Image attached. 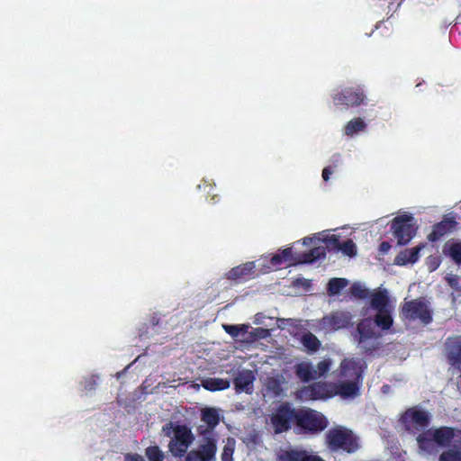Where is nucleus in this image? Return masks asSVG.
Returning <instances> with one entry per match:
<instances>
[{"label":"nucleus","mask_w":461,"mask_h":461,"mask_svg":"<svg viewBox=\"0 0 461 461\" xmlns=\"http://www.w3.org/2000/svg\"><path fill=\"white\" fill-rule=\"evenodd\" d=\"M456 225V221L453 218H445L441 221L433 225L432 231L428 235V240L430 242L439 240L446 234L452 231Z\"/></svg>","instance_id":"a211bd4d"},{"label":"nucleus","mask_w":461,"mask_h":461,"mask_svg":"<svg viewBox=\"0 0 461 461\" xmlns=\"http://www.w3.org/2000/svg\"><path fill=\"white\" fill-rule=\"evenodd\" d=\"M362 382L341 380L338 384H331L332 397L340 395L344 398L355 397L358 394Z\"/></svg>","instance_id":"dca6fc26"},{"label":"nucleus","mask_w":461,"mask_h":461,"mask_svg":"<svg viewBox=\"0 0 461 461\" xmlns=\"http://www.w3.org/2000/svg\"><path fill=\"white\" fill-rule=\"evenodd\" d=\"M325 243H326V246H324V247L326 248V250L329 249V250H332L334 252H338L340 250L341 242H340L339 237L336 235H331L330 237H329L325 240Z\"/></svg>","instance_id":"a19ab883"},{"label":"nucleus","mask_w":461,"mask_h":461,"mask_svg":"<svg viewBox=\"0 0 461 461\" xmlns=\"http://www.w3.org/2000/svg\"><path fill=\"white\" fill-rule=\"evenodd\" d=\"M271 264L273 266H279L281 265L282 263L285 262V260L283 259V258L281 257V255L279 253L277 254H275L272 258H271V260H270Z\"/></svg>","instance_id":"09e8293b"},{"label":"nucleus","mask_w":461,"mask_h":461,"mask_svg":"<svg viewBox=\"0 0 461 461\" xmlns=\"http://www.w3.org/2000/svg\"><path fill=\"white\" fill-rule=\"evenodd\" d=\"M447 285L455 291L461 293L460 278L456 275L448 274L445 277Z\"/></svg>","instance_id":"79ce46f5"},{"label":"nucleus","mask_w":461,"mask_h":461,"mask_svg":"<svg viewBox=\"0 0 461 461\" xmlns=\"http://www.w3.org/2000/svg\"><path fill=\"white\" fill-rule=\"evenodd\" d=\"M197 452L205 461H211L216 453V444L212 439H208L204 444L201 445Z\"/></svg>","instance_id":"7c9ffc66"},{"label":"nucleus","mask_w":461,"mask_h":461,"mask_svg":"<svg viewBox=\"0 0 461 461\" xmlns=\"http://www.w3.org/2000/svg\"><path fill=\"white\" fill-rule=\"evenodd\" d=\"M281 255V257L283 258V259L285 260V262H289L290 265L291 264H298L296 262V260L298 259V256L296 258H294L293 256V250L291 248H286L285 249H283L281 251V253H279Z\"/></svg>","instance_id":"37998d69"},{"label":"nucleus","mask_w":461,"mask_h":461,"mask_svg":"<svg viewBox=\"0 0 461 461\" xmlns=\"http://www.w3.org/2000/svg\"><path fill=\"white\" fill-rule=\"evenodd\" d=\"M370 304L376 311L388 309L389 296L386 290L374 293L371 296Z\"/></svg>","instance_id":"a878e982"},{"label":"nucleus","mask_w":461,"mask_h":461,"mask_svg":"<svg viewBox=\"0 0 461 461\" xmlns=\"http://www.w3.org/2000/svg\"><path fill=\"white\" fill-rule=\"evenodd\" d=\"M366 94L362 86H348L332 95V101L335 106L348 109L359 106L364 104Z\"/></svg>","instance_id":"0eeeda50"},{"label":"nucleus","mask_w":461,"mask_h":461,"mask_svg":"<svg viewBox=\"0 0 461 461\" xmlns=\"http://www.w3.org/2000/svg\"><path fill=\"white\" fill-rule=\"evenodd\" d=\"M224 330L230 335L232 338H237L240 333L245 334L248 333L249 325L241 324V325H229L224 324Z\"/></svg>","instance_id":"c9c22d12"},{"label":"nucleus","mask_w":461,"mask_h":461,"mask_svg":"<svg viewBox=\"0 0 461 461\" xmlns=\"http://www.w3.org/2000/svg\"><path fill=\"white\" fill-rule=\"evenodd\" d=\"M339 251H342L343 254L352 258L357 255V246L352 240H347L341 243Z\"/></svg>","instance_id":"58836bf2"},{"label":"nucleus","mask_w":461,"mask_h":461,"mask_svg":"<svg viewBox=\"0 0 461 461\" xmlns=\"http://www.w3.org/2000/svg\"><path fill=\"white\" fill-rule=\"evenodd\" d=\"M249 339L248 340L250 342L257 341L258 339H264L270 336V330L265 328H255L251 331H248Z\"/></svg>","instance_id":"e433bc0d"},{"label":"nucleus","mask_w":461,"mask_h":461,"mask_svg":"<svg viewBox=\"0 0 461 461\" xmlns=\"http://www.w3.org/2000/svg\"><path fill=\"white\" fill-rule=\"evenodd\" d=\"M96 386V382L94 379V377H91L90 379L86 381L85 388L86 390H94Z\"/></svg>","instance_id":"3c124183"},{"label":"nucleus","mask_w":461,"mask_h":461,"mask_svg":"<svg viewBox=\"0 0 461 461\" xmlns=\"http://www.w3.org/2000/svg\"><path fill=\"white\" fill-rule=\"evenodd\" d=\"M417 442L419 447L427 452V453H432L435 450V440L434 437L432 436V429H428L426 431H423L417 437Z\"/></svg>","instance_id":"393cba45"},{"label":"nucleus","mask_w":461,"mask_h":461,"mask_svg":"<svg viewBox=\"0 0 461 461\" xmlns=\"http://www.w3.org/2000/svg\"><path fill=\"white\" fill-rule=\"evenodd\" d=\"M444 251L447 252L448 256L456 264H461V242H447L444 247Z\"/></svg>","instance_id":"2f4dec72"},{"label":"nucleus","mask_w":461,"mask_h":461,"mask_svg":"<svg viewBox=\"0 0 461 461\" xmlns=\"http://www.w3.org/2000/svg\"><path fill=\"white\" fill-rule=\"evenodd\" d=\"M350 294L352 296L358 298V299H365L368 296V290L365 287H363L358 283H354L350 287Z\"/></svg>","instance_id":"4c0bfd02"},{"label":"nucleus","mask_w":461,"mask_h":461,"mask_svg":"<svg viewBox=\"0 0 461 461\" xmlns=\"http://www.w3.org/2000/svg\"><path fill=\"white\" fill-rule=\"evenodd\" d=\"M297 410L292 408L288 403L280 404L271 416V423L275 432L279 434L291 429L292 422L296 423Z\"/></svg>","instance_id":"6e6552de"},{"label":"nucleus","mask_w":461,"mask_h":461,"mask_svg":"<svg viewBox=\"0 0 461 461\" xmlns=\"http://www.w3.org/2000/svg\"><path fill=\"white\" fill-rule=\"evenodd\" d=\"M163 431L166 436L171 437L168 450L172 456L183 457L194 439L191 429L186 425L170 422L163 427Z\"/></svg>","instance_id":"f03ea898"},{"label":"nucleus","mask_w":461,"mask_h":461,"mask_svg":"<svg viewBox=\"0 0 461 461\" xmlns=\"http://www.w3.org/2000/svg\"><path fill=\"white\" fill-rule=\"evenodd\" d=\"M391 248H392V246L388 241H383L379 245V252L382 255H385L389 252Z\"/></svg>","instance_id":"de8ad7c7"},{"label":"nucleus","mask_w":461,"mask_h":461,"mask_svg":"<svg viewBox=\"0 0 461 461\" xmlns=\"http://www.w3.org/2000/svg\"><path fill=\"white\" fill-rule=\"evenodd\" d=\"M312 240V239H309V238H305L304 240H303V243H306V240Z\"/></svg>","instance_id":"5fc2aeb1"},{"label":"nucleus","mask_w":461,"mask_h":461,"mask_svg":"<svg viewBox=\"0 0 461 461\" xmlns=\"http://www.w3.org/2000/svg\"><path fill=\"white\" fill-rule=\"evenodd\" d=\"M331 162L333 164V167H337L339 166V164H340L341 162V156L340 154H335L332 156L331 158Z\"/></svg>","instance_id":"603ef678"},{"label":"nucleus","mask_w":461,"mask_h":461,"mask_svg":"<svg viewBox=\"0 0 461 461\" xmlns=\"http://www.w3.org/2000/svg\"><path fill=\"white\" fill-rule=\"evenodd\" d=\"M145 456L149 461H164V452L158 446H149L145 449Z\"/></svg>","instance_id":"72a5a7b5"},{"label":"nucleus","mask_w":461,"mask_h":461,"mask_svg":"<svg viewBox=\"0 0 461 461\" xmlns=\"http://www.w3.org/2000/svg\"><path fill=\"white\" fill-rule=\"evenodd\" d=\"M276 461H325L319 455L308 451L304 448L291 447L281 450L276 457Z\"/></svg>","instance_id":"f8f14e48"},{"label":"nucleus","mask_w":461,"mask_h":461,"mask_svg":"<svg viewBox=\"0 0 461 461\" xmlns=\"http://www.w3.org/2000/svg\"><path fill=\"white\" fill-rule=\"evenodd\" d=\"M357 331L359 335L358 343L366 353H372L378 348L379 335H376L371 318L363 319L357 326Z\"/></svg>","instance_id":"1a4fd4ad"},{"label":"nucleus","mask_w":461,"mask_h":461,"mask_svg":"<svg viewBox=\"0 0 461 461\" xmlns=\"http://www.w3.org/2000/svg\"><path fill=\"white\" fill-rule=\"evenodd\" d=\"M331 365L332 361L330 358H324L323 360L320 361L317 364L316 368H314L316 380L325 376L326 374L330 371Z\"/></svg>","instance_id":"f704fd0d"},{"label":"nucleus","mask_w":461,"mask_h":461,"mask_svg":"<svg viewBox=\"0 0 461 461\" xmlns=\"http://www.w3.org/2000/svg\"><path fill=\"white\" fill-rule=\"evenodd\" d=\"M333 173V169L331 166H328L322 170V178L324 181H328L330 179V176Z\"/></svg>","instance_id":"8fccbe9b"},{"label":"nucleus","mask_w":461,"mask_h":461,"mask_svg":"<svg viewBox=\"0 0 461 461\" xmlns=\"http://www.w3.org/2000/svg\"><path fill=\"white\" fill-rule=\"evenodd\" d=\"M348 280L346 278L333 277L330 279L327 285V292L329 295H336L340 293L342 289L347 287Z\"/></svg>","instance_id":"c756f323"},{"label":"nucleus","mask_w":461,"mask_h":461,"mask_svg":"<svg viewBox=\"0 0 461 461\" xmlns=\"http://www.w3.org/2000/svg\"><path fill=\"white\" fill-rule=\"evenodd\" d=\"M326 248L324 246L315 247L307 252L298 255L296 262L300 264L312 263L316 260L324 258L326 257Z\"/></svg>","instance_id":"4be33fe9"},{"label":"nucleus","mask_w":461,"mask_h":461,"mask_svg":"<svg viewBox=\"0 0 461 461\" xmlns=\"http://www.w3.org/2000/svg\"><path fill=\"white\" fill-rule=\"evenodd\" d=\"M373 322H375L382 330H390L393 323L391 311L389 309L377 311Z\"/></svg>","instance_id":"5701e85b"},{"label":"nucleus","mask_w":461,"mask_h":461,"mask_svg":"<svg viewBox=\"0 0 461 461\" xmlns=\"http://www.w3.org/2000/svg\"><path fill=\"white\" fill-rule=\"evenodd\" d=\"M402 318L409 321H420L423 325L429 324L432 318V311L423 299H414L405 302L401 309Z\"/></svg>","instance_id":"39448f33"},{"label":"nucleus","mask_w":461,"mask_h":461,"mask_svg":"<svg viewBox=\"0 0 461 461\" xmlns=\"http://www.w3.org/2000/svg\"><path fill=\"white\" fill-rule=\"evenodd\" d=\"M294 396L296 400L301 402H312L331 398V384L314 382L311 384L303 385L295 391Z\"/></svg>","instance_id":"423d86ee"},{"label":"nucleus","mask_w":461,"mask_h":461,"mask_svg":"<svg viewBox=\"0 0 461 461\" xmlns=\"http://www.w3.org/2000/svg\"><path fill=\"white\" fill-rule=\"evenodd\" d=\"M295 425L305 433L317 434L324 430L329 421L321 412L311 408L297 410Z\"/></svg>","instance_id":"7ed1b4c3"},{"label":"nucleus","mask_w":461,"mask_h":461,"mask_svg":"<svg viewBox=\"0 0 461 461\" xmlns=\"http://www.w3.org/2000/svg\"><path fill=\"white\" fill-rule=\"evenodd\" d=\"M230 383L228 379L219 377H209L202 381V386L211 392L228 389Z\"/></svg>","instance_id":"b1692460"},{"label":"nucleus","mask_w":461,"mask_h":461,"mask_svg":"<svg viewBox=\"0 0 461 461\" xmlns=\"http://www.w3.org/2000/svg\"><path fill=\"white\" fill-rule=\"evenodd\" d=\"M233 452H234V447L230 445H226L223 447V451L221 454V460L222 461H232Z\"/></svg>","instance_id":"c03bdc74"},{"label":"nucleus","mask_w":461,"mask_h":461,"mask_svg":"<svg viewBox=\"0 0 461 461\" xmlns=\"http://www.w3.org/2000/svg\"><path fill=\"white\" fill-rule=\"evenodd\" d=\"M202 420L212 429L220 422V414L216 409L207 407L202 411Z\"/></svg>","instance_id":"cd10ccee"},{"label":"nucleus","mask_w":461,"mask_h":461,"mask_svg":"<svg viewBox=\"0 0 461 461\" xmlns=\"http://www.w3.org/2000/svg\"><path fill=\"white\" fill-rule=\"evenodd\" d=\"M401 422L408 431L421 430L429 425L430 416L427 411L412 407L402 415Z\"/></svg>","instance_id":"9d476101"},{"label":"nucleus","mask_w":461,"mask_h":461,"mask_svg":"<svg viewBox=\"0 0 461 461\" xmlns=\"http://www.w3.org/2000/svg\"><path fill=\"white\" fill-rule=\"evenodd\" d=\"M432 436L437 445L448 447L456 436L455 429L447 426L439 427L432 430Z\"/></svg>","instance_id":"412c9836"},{"label":"nucleus","mask_w":461,"mask_h":461,"mask_svg":"<svg viewBox=\"0 0 461 461\" xmlns=\"http://www.w3.org/2000/svg\"><path fill=\"white\" fill-rule=\"evenodd\" d=\"M265 385L267 391L274 396H279L283 392L282 383L276 377H267Z\"/></svg>","instance_id":"473e14b6"},{"label":"nucleus","mask_w":461,"mask_h":461,"mask_svg":"<svg viewBox=\"0 0 461 461\" xmlns=\"http://www.w3.org/2000/svg\"><path fill=\"white\" fill-rule=\"evenodd\" d=\"M300 341L303 346L312 353L317 352L321 347L320 339L311 331L304 332L302 335Z\"/></svg>","instance_id":"bb28decb"},{"label":"nucleus","mask_w":461,"mask_h":461,"mask_svg":"<svg viewBox=\"0 0 461 461\" xmlns=\"http://www.w3.org/2000/svg\"><path fill=\"white\" fill-rule=\"evenodd\" d=\"M413 221L411 214L396 216L392 221L391 231L399 246L407 245L415 237L418 227Z\"/></svg>","instance_id":"20e7f679"},{"label":"nucleus","mask_w":461,"mask_h":461,"mask_svg":"<svg viewBox=\"0 0 461 461\" xmlns=\"http://www.w3.org/2000/svg\"><path fill=\"white\" fill-rule=\"evenodd\" d=\"M256 377L251 370L244 369L240 371L233 379L236 392H246L247 393H250L253 390V383Z\"/></svg>","instance_id":"f3484780"},{"label":"nucleus","mask_w":461,"mask_h":461,"mask_svg":"<svg viewBox=\"0 0 461 461\" xmlns=\"http://www.w3.org/2000/svg\"><path fill=\"white\" fill-rule=\"evenodd\" d=\"M294 369L295 376L302 383L306 384L311 381L316 380L314 367L312 366V363L310 361L299 362L294 366Z\"/></svg>","instance_id":"aec40b11"},{"label":"nucleus","mask_w":461,"mask_h":461,"mask_svg":"<svg viewBox=\"0 0 461 461\" xmlns=\"http://www.w3.org/2000/svg\"><path fill=\"white\" fill-rule=\"evenodd\" d=\"M325 443L332 452L353 454L360 448L359 438L350 429L339 425L327 431Z\"/></svg>","instance_id":"f257e3e1"},{"label":"nucleus","mask_w":461,"mask_h":461,"mask_svg":"<svg viewBox=\"0 0 461 461\" xmlns=\"http://www.w3.org/2000/svg\"><path fill=\"white\" fill-rule=\"evenodd\" d=\"M218 201H219L218 195L214 194V195H212V196L211 197V202H212V203H218Z\"/></svg>","instance_id":"864d4df0"},{"label":"nucleus","mask_w":461,"mask_h":461,"mask_svg":"<svg viewBox=\"0 0 461 461\" xmlns=\"http://www.w3.org/2000/svg\"><path fill=\"white\" fill-rule=\"evenodd\" d=\"M185 461H205L203 457L197 452V450H191L186 453Z\"/></svg>","instance_id":"a18cd8bd"},{"label":"nucleus","mask_w":461,"mask_h":461,"mask_svg":"<svg viewBox=\"0 0 461 461\" xmlns=\"http://www.w3.org/2000/svg\"><path fill=\"white\" fill-rule=\"evenodd\" d=\"M124 461H145V459L137 453H128L124 456Z\"/></svg>","instance_id":"49530a36"},{"label":"nucleus","mask_w":461,"mask_h":461,"mask_svg":"<svg viewBox=\"0 0 461 461\" xmlns=\"http://www.w3.org/2000/svg\"><path fill=\"white\" fill-rule=\"evenodd\" d=\"M366 128V122L360 117L349 121L344 127V132L348 136H353Z\"/></svg>","instance_id":"c85d7f7f"},{"label":"nucleus","mask_w":461,"mask_h":461,"mask_svg":"<svg viewBox=\"0 0 461 461\" xmlns=\"http://www.w3.org/2000/svg\"><path fill=\"white\" fill-rule=\"evenodd\" d=\"M439 461H461V452L456 449H448L439 456Z\"/></svg>","instance_id":"ea45409f"},{"label":"nucleus","mask_w":461,"mask_h":461,"mask_svg":"<svg viewBox=\"0 0 461 461\" xmlns=\"http://www.w3.org/2000/svg\"><path fill=\"white\" fill-rule=\"evenodd\" d=\"M445 352L448 363L460 372L461 377V336H454L447 339Z\"/></svg>","instance_id":"ddd939ff"},{"label":"nucleus","mask_w":461,"mask_h":461,"mask_svg":"<svg viewBox=\"0 0 461 461\" xmlns=\"http://www.w3.org/2000/svg\"><path fill=\"white\" fill-rule=\"evenodd\" d=\"M339 377L345 381L362 382V366L353 358H345L339 366Z\"/></svg>","instance_id":"4468645a"},{"label":"nucleus","mask_w":461,"mask_h":461,"mask_svg":"<svg viewBox=\"0 0 461 461\" xmlns=\"http://www.w3.org/2000/svg\"><path fill=\"white\" fill-rule=\"evenodd\" d=\"M424 247V244H420L414 248L402 250L395 257L394 264L397 266H406L407 264L417 262L420 258V252Z\"/></svg>","instance_id":"6ab92c4d"},{"label":"nucleus","mask_w":461,"mask_h":461,"mask_svg":"<svg viewBox=\"0 0 461 461\" xmlns=\"http://www.w3.org/2000/svg\"><path fill=\"white\" fill-rule=\"evenodd\" d=\"M255 268V262L248 261L244 264L232 267L228 273H226V278L236 282L246 281L254 276Z\"/></svg>","instance_id":"2eb2a0df"},{"label":"nucleus","mask_w":461,"mask_h":461,"mask_svg":"<svg viewBox=\"0 0 461 461\" xmlns=\"http://www.w3.org/2000/svg\"><path fill=\"white\" fill-rule=\"evenodd\" d=\"M350 312L344 311L332 312L320 320V326L327 330L335 331L347 328L351 322Z\"/></svg>","instance_id":"9b49d317"}]
</instances>
